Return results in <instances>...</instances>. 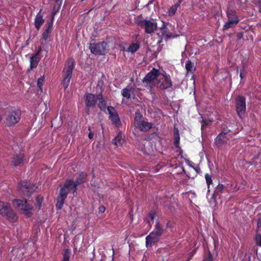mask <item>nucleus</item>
<instances>
[{
    "label": "nucleus",
    "instance_id": "obj_14",
    "mask_svg": "<svg viewBox=\"0 0 261 261\" xmlns=\"http://www.w3.org/2000/svg\"><path fill=\"white\" fill-rule=\"evenodd\" d=\"M21 189L24 192L25 191L28 193H31L36 189L35 185H32L28 181H23L21 182Z\"/></svg>",
    "mask_w": 261,
    "mask_h": 261
},
{
    "label": "nucleus",
    "instance_id": "obj_7",
    "mask_svg": "<svg viewBox=\"0 0 261 261\" xmlns=\"http://www.w3.org/2000/svg\"><path fill=\"white\" fill-rule=\"evenodd\" d=\"M107 44L104 42L98 43H91L89 48L91 52L95 55H104L106 52Z\"/></svg>",
    "mask_w": 261,
    "mask_h": 261
},
{
    "label": "nucleus",
    "instance_id": "obj_24",
    "mask_svg": "<svg viewBox=\"0 0 261 261\" xmlns=\"http://www.w3.org/2000/svg\"><path fill=\"white\" fill-rule=\"evenodd\" d=\"M66 199V197L62 196L61 195H59L57 202L56 204V207L58 209L60 210L62 207L63 204L64 203L65 199Z\"/></svg>",
    "mask_w": 261,
    "mask_h": 261
},
{
    "label": "nucleus",
    "instance_id": "obj_27",
    "mask_svg": "<svg viewBox=\"0 0 261 261\" xmlns=\"http://www.w3.org/2000/svg\"><path fill=\"white\" fill-rule=\"evenodd\" d=\"M51 27H52L51 23H49L48 24V26L46 28V29L45 30V31L42 34V38L44 40H46V39H47L48 38L50 32V29H51Z\"/></svg>",
    "mask_w": 261,
    "mask_h": 261
},
{
    "label": "nucleus",
    "instance_id": "obj_33",
    "mask_svg": "<svg viewBox=\"0 0 261 261\" xmlns=\"http://www.w3.org/2000/svg\"><path fill=\"white\" fill-rule=\"evenodd\" d=\"M206 183L209 186L212 183V176L207 173L205 175Z\"/></svg>",
    "mask_w": 261,
    "mask_h": 261
},
{
    "label": "nucleus",
    "instance_id": "obj_36",
    "mask_svg": "<svg viewBox=\"0 0 261 261\" xmlns=\"http://www.w3.org/2000/svg\"><path fill=\"white\" fill-rule=\"evenodd\" d=\"M255 240L257 245L261 247V236L260 234L256 235Z\"/></svg>",
    "mask_w": 261,
    "mask_h": 261
},
{
    "label": "nucleus",
    "instance_id": "obj_29",
    "mask_svg": "<svg viewBox=\"0 0 261 261\" xmlns=\"http://www.w3.org/2000/svg\"><path fill=\"white\" fill-rule=\"evenodd\" d=\"M139 48V45L137 43L132 44L127 49V51L134 53L136 52Z\"/></svg>",
    "mask_w": 261,
    "mask_h": 261
},
{
    "label": "nucleus",
    "instance_id": "obj_23",
    "mask_svg": "<svg viewBox=\"0 0 261 261\" xmlns=\"http://www.w3.org/2000/svg\"><path fill=\"white\" fill-rule=\"evenodd\" d=\"M180 3H181V1H178V2L176 4H175L173 6H172L169 9L168 13V14H169V16H173L175 14L176 11L177 10L178 7L180 5Z\"/></svg>",
    "mask_w": 261,
    "mask_h": 261
},
{
    "label": "nucleus",
    "instance_id": "obj_35",
    "mask_svg": "<svg viewBox=\"0 0 261 261\" xmlns=\"http://www.w3.org/2000/svg\"><path fill=\"white\" fill-rule=\"evenodd\" d=\"M42 201V197H37L36 198V205L39 208H40V207H41Z\"/></svg>",
    "mask_w": 261,
    "mask_h": 261
},
{
    "label": "nucleus",
    "instance_id": "obj_8",
    "mask_svg": "<svg viewBox=\"0 0 261 261\" xmlns=\"http://www.w3.org/2000/svg\"><path fill=\"white\" fill-rule=\"evenodd\" d=\"M138 24L145 29V32L148 34H151L157 28V23L153 20H143L138 22Z\"/></svg>",
    "mask_w": 261,
    "mask_h": 261
},
{
    "label": "nucleus",
    "instance_id": "obj_15",
    "mask_svg": "<svg viewBox=\"0 0 261 261\" xmlns=\"http://www.w3.org/2000/svg\"><path fill=\"white\" fill-rule=\"evenodd\" d=\"M124 136L121 132H119L113 140V143L116 146H121L124 142Z\"/></svg>",
    "mask_w": 261,
    "mask_h": 261
},
{
    "label": "nucleus",
    "instance_id": "obj_18",
    "mask_svg": "<svg viewBox=\"0 0 261 261\" xmlns=\"http://www.w3.org/2000/svg\"><path fill=\"white\" fill-rule=\"evenodd\" d=\"M12 163L15 166L20 165L23 163V155L19 154L15 155L12 159Z\"/></svg>",
    "mask_w": 261,
    "mask_h": 261
},
{
    "label": "nucleus",
    "instance_id": "obj_40",
    "mask_svg": "<svg viewBox=\"0 0 261 261\" xmlns=\"http://www.w3.org/2000/svg\"><path fill=\"white\" fill-rule=\"evenodd\" d=\"M91 127H88V130L90 131L89 134H88V137L89 139H92L93 138L94 134L91 131Z\"/></svg>",
    "mask_w": 261,
    "mask_h": 261
},
{
    "label": "nucleus",
    "instance_id": "obj_26",
    "mask_svg": "<svg viewBox=\"0 0 261 261\" xmlns=\"http://www.w3.org/2000/svg\"><path fill=\"white\" fill-rule=\"evenodd\" d=\"M132 92V89L125 88L122 90V95L123 97L129 99L131 96V93Z\"/></svg>",
    "mask_w": 261,
    "mask_h": 261
},
{
    "label": "nucleus",
    "instance_id": "obj_9",
    "mask_svg": "<svg viewBox=\"0 0 261 261\" xmlns=\"http://www.w3.org/2000/svg\"><path fill=\"white\" fill-rule=\"evenodd\" d=\"M245 97L239 96L236 99V109L238 114L242 117L246 111V101Z\"/></svg>",
    "mask_w": 261,
    "mask_h": 261
},
{
    "label": "nucleus",
    "instance_id": "obj_31",
    "mask_svg": "<svg viewBox=\"0 0 261 261\" xmlns=\"http://www.w3.org/2000/svg\"><path fill=\"white\" fill-rule=\"evenodd\" d=\"M70 254L71 252L69 249H65L63 254V258L62 261H69Z\"/></svg>",
    "mask_w": 261,
    "mask_h": 261
},
{
    "label": "nucleus",
    "instance_id": "obj_10",
    "mask_svg": "<svg viewBox=\"0 0 261 261\" xmlns=\"http://www.w3.org/2000/svg\"><path fill=\"white\" fill-rule=\"evenodd\" d=\"M107 110L109 114V118L112 123L116 125H119L120 123V120L115 109L112 107H109L107 108Z\"/></svg>",
    "mask_w": 261,
    "mask_h": 261
},
{
    "label": "nucleus",
    "instance_id": "obj_44",
    "mask_svg": "<svg viewBox=\"0 0 261 261\" xmlns=\"http://www.w3.org/2000/svg\"><path fill=\"white\" fill-rule=\"evenodd\" d=\"M261 225V223H260V219H258V221H257V226L258 227H259Z\"/></svg>",
    "mask_w": 261,
    "mask_h": 261
},
{
    "label": "nucleus",
    "instance_id": "obj_32",
    "mask_svg": "<svg viewBox=\"0 0 261 261\" xmlns=\"http://www.w3.org/2000/svg\"><path fill=\"white\" fill-rule=\"evenodd\" d=\"M44 81V77L43 76L41 77L38 80L37 86L41 91H42V86L43 85Z\"/></svg>",
    "mask_w": 261,
    "mask_h": 261
},
{
    "label": "nucleus",
    "instance_id": "obj_2",
    "mask_svg": "<svg viewBox=\"0 0 261 261\" xmlns=\"http://www.w3.org/2000/svg\"><path fill=\"white\" fill-rule=\"evenodd\" d=\"M164 232V230L159 222H156L155 227L148 236L146 237V246L147 247L152 246L158 242Z\"/></svg>",
    "mask_w": 261,
    "mask_h": 261
},
{
    "label": "nucleus",
    "instance_id": "obj_42",
    "mask_svg": "<svg viewBox=\"0 0 261 261\" xmlns=\"http://www.w3.org/2000/svg\"><path fill=\"white\" fill-rule=\"evenodd\" d=\"M204 261H212V255L210 253H209L208 258L206 259H205Z\"/></svg>",
    "mask_w": 261,
    "mask_h": 261
},
{
    "label": "nucleus",
    "instance_id": "obj_39",
    "mask_svg": "<svg viewBox=\"0 0 261 261\" xmlns=\"http://www.w3.org/2000/svg\"><path fill=\"white\" fill-rule=\"evenodd\" d=\"M256 255L258 259L261 261V248L258 249L256 251Z\"/></svg>",
    "mask_w": 261,
    "mask_h": 261
},
{
    "label": "nucleus",
    "instance_id": "obj_5",
    "mask_svg": "<svg viewBox=\"0 0 261 261\" xmlns=\"http://www.w3.org/2000/svg\"><path fill=\"white\" fill-rule=\"evenodd\" d=\"M13 206L20 211L22 213L30 216L32 214L33 207L27 203L26 201L19 199L14 200L13 202Z\"/></svg>",
    "mask_w": 261,
    "mask_h": 261
},
{
    "label": "nucleus",
    "instance_id": "obj_22",
    "mask_svg": "<svg viewBox=\"0 0 261 261\" xmlns=\"http://www.w3.org/2000/svg\"><path fill=\"white\" fill-rule=\"evenodd\" d=\"M10 205L3 201H0V214L2 215L6 214Z\"/></svg>",
    "mask_w": 261,
    "mask_h": 261
},
{
    "label": "nucleus",
    "instance_id": "obj_12",
    "mask_svg": "<svg viewBox=\"0 0 261 261\" xmlns=\"http://www.w3.org/2000/svg\"><path fill=\"white\" fill-rule=\"evenodd\" d=\"M228 140L226 133H221L215 139V144L218 147H221L227 144Z\"/></svg>",
    "mask_w": 261,
    "mask_h": 261
},
{
    "label": "nucleus",
    "instance_id": "obj_19",
    "mask_svg": "<svg viewBox=\"0 0 261 261\" xmlns=\"http://www.w3.org/2000/svg\"><path fill=\"white\" fill-rule=\"evenodd\" d=\"M39 53H37L35 56L30 58V67L31 69L36 68L40 60V58L38 57Z\"/></svg>",
    "mask_w": 261,
    "mask_h": 261
},
{
    "label": "nucleus",
    "instance_id": "obj_41",
    "mask_svg": "<svg viewBox=\"0 0 261 261\" xmlns=\"http://www.w3.org/2000/svg\"><path fill=\"white\" fill-rule=\"evenodd\" d=\"M105 210H106V208H105V207L104 206H100L99 207V212H100L101 213H104Z\"/></svg>",
    "mask_w": 261,
    "mask_h": 261
},
{
    "label": "nucleus",
    "instance_id": "obj_30",
    "mask_svg": "<svg viewBox=\"0 0 261 261\" xmlns=\"http://www.w3.org/2000/svg\"><path fill=\"white\" fill-rule=\"evenodd\" d=\"M186 68L188 72H192L195 69V68L190 61H188L186 63Z\"/></svg>",
    "mask_w": 261,
    "mask_h": 261
},
{
    "label": "nucleus",
    "instance_id": "obj_21",
    "mask_svg": "<svg viewBox=\"0 0 261 261\" xmlns=\"http://www.w3.org/2000/svg\"><path fill=\"white\" fill-rule=\"evenodd\" d=\"M97 101H98V106L102 111H105L106 109V102L102 97L101 94L97 95Z\"/></svg>",
    "mask_w": 261,
    "mask_h": 261
},
{
    "label": "nucleus",
    "instance_id": "obj_1",
    "mask_svg": "<svg viewBox=\"0 0 261 261\" xmlns=\"http://www.w3.org/2000/svg\"><path fill=\"white\" fill-rule=\"evenodd\" d=\"M146 87L151 89L153 86L164 90L170 88L172 85L170 76L165 72L153 68L143 80Z\"/></svg>",
    "mask_w": 261,
    "mask_h": 261
},
{
    "label": "nucleus",
    "instance_id": "obj_17",
    "mask_svg": "<svg viewBox=\"0 0 261 261\" xmlns=\"http://www.w3.org/2000/svg\"><path fill=\"white\" fill-rule=\"evenodd\" d=\"M4 216H6L7 219L10 221H15L17 219V216L15 213L11 210L9 207L7 210L6 214H4Z\"/></svg>",
    "mask_w": 261,
    "mask_h": 261
},
{
    "label": "nucleus",
    "instance_id": "obj_34",
    "mask_svg": "<svg viewBox=\"0 0 261 261\" xmlns=\"http://www.w3.org/2000/svg\"><path fill=\"white\" fill-rule=\"evenodd\" d=\"M254 162L255 164H260L261 166V152L259 153L257 156L254 158Z\"/></svg>",
    "mask_w": 261,
    "mask_h": 261
},
{
    "label": "nucleus",
    "instance_id": "obj_4",
    "mask_svg": "<svg viewBox=\"0 0 261 261\" xmlns=\"http://www.w3.org/2000/svg\"><path fill=\"white\" fill-rule=\"evenodd\" d=\"M21 112L17 109H12L8 112L5 119V123L10 126L15 125L20 120Z\"/></svg>",
    "mask_w": 261,
    "mask_h": 261
},
{
    "label": "nucleus",
    "instance_id": "obj_3",
    "mask_svg": "<svg viewBox=\"0 0 261 261\" xmlns=\"http://www.w3.org/2000/svg\"><path fill=\"white\" fill-rule=\"evenodd\" d=\"M74 67V61L70 59L67 61L63 70V80L62 85L66 89L70 83L72 75V70Z\"/></svg>",
    "mask_w": 261,
    "mask_h": 261
},
{
    "label": "nucleus",
    "instance_id": "obj_43",
    "mask_svg": "<svg viewBox=\"0 0 261 261\" xmlns=\"http://www.w3.org/2000/svg\"><path fill=\"white\" fill-rule=\"evenodd\" d=\"M154 215H154V214H150L149 215V217H150V219H151V220H153V219H154Z\"/></svg>",
    "mask_w": 261,
    "mask_h": 261
},
{
    "label": "nucleus",
    "instance_id": "obj_11",
    "mask_svg": "<svg viewBox=\"0 0 261 261\" xmlns=\"http://www.w3.org/2000/svg\"><path fill=\"white\" fill-rule=\"evenodd\" d=\"M97 95L88 93L85 95V103L87 107L93 108L95 107L97 102Z\"/></svg>",
    "mask_w": 261,
    "mask_h": 261
},
{
    "label": "nucleus",
    "instance_id": "obj_20",
    "mask_svg": "<svg viewBox=\"0 0 261 261\" xmlns=\"http://www.w3.org/2000/svg\"><path fill=\"white\" fill-rule=\"evenodd\" d=\"M228 17L229 16H228ZM238 22V20L236 18L235 19H230V18H229L228 21L225 23V24L223 26V29L224 30H227L228 29L233 27L234 25H236L237 23Z\"/></svg>",
    "mask_w": 261,
    "mask_h": 261
},
{
    "label": "nucleus",
    "instance_id": "obj_25",
    "mask_svg": "<svg viewBox=\"0 0 261 261\" xmlns=\"http://www.w3.org/2000/svg\"><path fill=\"white\" fill-rule=\"evenodd\" d=\"M69 184H64V186L61 188L60 194L62 196L67 197V194L70 192L68 191L67 188V186H69Z\"/></svg>",
    "mask_w": 261,
    "mask_h": 261
},
{
    "label": "nucleus",
    "instance_id": "obj_45",
    "mask_svg": "<svg viewBox=\"0 0 261 261\" xmlns=\"http://www.w3.org/2000/svg\"><path fill=\"white\" fill-rule=\"evenodd\" d=\"M240 77H241V79L242 78V73H240Z\"/></svg>",
    "mask_w": 261,
    "mask_h": 261
},
{
    "label": "nucleus",
    "instance_id": "obj_38",
    "mask_svg": "<svg viewBox=\"0 0 261 261\" xmlns=\"http://www.w3.org/2000/svg\"><path fill=\"white\" fill-rule=\"evenodd\" d=\"M210 122V121L206 120H202V125H201V129H203L204 127L206 126Z\"/></svg>",
    "mask_w": 261,
    "mask_h": 261
},
{
    "label": "nucleus",
    "instance_id": "obj_13",
    "mask_svg": "<svg viewBox=\"0 0 261 261\" xmlns=\"http://www.w3.org/2000/svg\"><path fill=\"white\" fill-rule=\"evenodd\" d=\"M83 182V180H76L74 181L71 179H67L66 180L65 184H69V186H67V188L68 191L70 192H72L73 193H75L77 190V186Z\"/></svg>",
    "mask_w": 261,
    "mask_h": 261
},
{
    "label": "nucleus",
    "instance_id": "obj_6",
    "mask_svg": "<svg viewBox=\"0 0 261 261\" xmlns=\"http://www.w3.org/2000/svg\"><path fill=\"white\" fill-rule=\"evenodd\" d=\"M134 125L136 127L143 132H147L152 127V123L145 121L142 116L138 113L136 114Z\"/></svg>",
    "mask_w": 261,
    "mask_h": 261
},
{
    "label": "nucleus",
    "instance_id": "obj_37",
    "mask_svg": "<svg viewBox=\"0 0 261 261\" xmlns=\"http://www.w3.org/2000/svg\"><path fill=\"white\" fill-rule=\"evenodd\" d=\"M79 176L80 177V179H77L76 180H83V182H84V180L86 177V174L85 173L82 172L79 174Z\"/></svg>",
    "mask_w": 261,
    "mask_h": 261
},
{
    "label": "nucleus",
    "instance_id": "obj_28",
    "mask_svg": "<svg viewBox=\"0 0 261 261\" xmlns=\"http://www.w3.org/2000/svg\"><path fill=\"white\" fill-rule=\"evenodd\" d=\"M161 31L163 34V35L167 38H170L172 36V34L168 31V29L167 27L163 25L161 28Z\"/></svg>",
    "mask_w": 261,
    "mask_h": 261
},
{
    "label": "nucleus",
    "instance_id": "obj_16",
    "mask_svg": "<svg viewBox=\"0 0 261 261\" xmlns=\"http://www.w3.org/2000/svg\"><path fill=\"white\" fill-rule=\"evenodd\" d=\"M44 22V19H43L42 15H41V10L36 15L35 19V26L36 29L39 30L41 26Z\"/></svg>",
    "mask_w": 261,
    "mask_h": 261
}]
</instances>
